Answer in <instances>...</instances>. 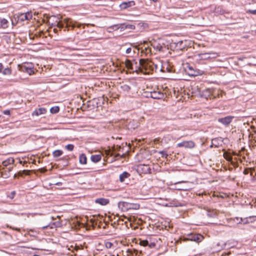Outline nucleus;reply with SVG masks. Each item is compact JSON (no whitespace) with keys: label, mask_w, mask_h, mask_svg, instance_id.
<instances>
[{"label":"nucleus","mask_w":256,"mask_h":256,"mask_svg":"<svg viewBox=\"0 0 256 256\" xmlns=\"http://www.w3.org/2000/svg\"><path fill=\"white\" fill-rule=\"evenodd\" d=\"M4 75H10L12 74V70L10 68H6L2 71Z\"/></svg>","instance_id":"nucleus-31"},{"label":"nucleus","mask_w":256,"mask_h":256,"mask_svg":"<svg viewBox=\"0 0 256 256\" xmlns=\"http://www.w3.org/2000/svg\"><path fill=\"white\" fill-rule=\"evenodd\" d=\"M44 16V18L43 20L44 22L48 24L51 26H56L58 22H59V20L62 18V16L59 17L56 16H48L46 14Z\"/></svg>","instance_id":"nucleus-4"},{"label":"nucleus","mask_w":256,"mask_h":256,"mask_svg":"<svg viewBox=\"0 0 256 256\" xmlns=\"http://www.w3.org/2000/svg\"><path fill=\"white\" fill-rule=\"evenodd\" d=\"M32 18V12H28L24 13H22L16 16V18L19 22H24L25 20H29Z\"/></svg>","instance_id":"nucleus-8"},{"label":"nucleus","mask_w":256,"mask_h":256,"mask_svg":"<svg viewBox=\"0 0 256 256\" xmlns=\"http://www.w3.org/2000/svg\"><path fill=\"white\" fill-rule=\"evenodd\" d=\"M112 245L113 244L110 242H105V246L107 248H110Z\"/></svg>","instance_id":"nucleus-37"},{"label":"nucleus","mask_w":256,"mask_h":256,"mask_svg":"<svg viewBox=\"0 0 256 256\" xmlns=\"http://www.w3.org/2000/svg\"><path fill=\"white\" fill-rule=\"evenodd\" d=\"M60 110V108L58 106H55L54 107H52L50 109V112L52 114H56L58 113Z\"/></svg>","instance_id":"nucleus-29"},{"label":"nucleus","mask_w":256,"mask_h":256,"mask_svg":"<svg viewBox=\"0 0 256 256\" xmlns=\"http://www.w3.org/2000/svg\"><path fill=\"white\" fill-rule=\"evenodd\" d=\"M20 163L22 164V162L21 160H20Z\"/></svg>","instance_id":"nucleus-58"},{"label":"nucleus","mask_w":256,"mask_h":256,"mask_svg":"<svg viewBox=\"0 0 256 256\" xmlns=\"http://www.w3.org/2000/svg\"><path fill=\"white\" fill-rule=\"evenodd\" d=\"M244 150V148H242V150Z\"/></svg>","instance_id":"nucleus-61"},{"label":"nucleus","mask_w":256,"mask_h":256,"mask_svg":"<svg viewBox=\"0 0 256 256\" xmlns=\"http://www.w3.org/2000/svg\"><path fill=\"white\" fill-rule=\"evenodd\" d=\"M146 52L150 51V49L148 48H146Z\"/></svg>","instance_id":"nucleus-53"},{"label":"nucleus","mask_w":256,"mask_h":256,"mask_svg":"<svg viewBox=\"0 0 256 256\" xmlns=\"http://www.w3.org/2000/svg\"><path fill=\"white\" fill-rule=\"evenodd\" d=\"M3 113L6 115H10V111L9 110H6L4 111Z\"/></svg>","instance_id":"nucleus-44"},{"label":"nucleus","mask_w":256,"mask_h":256,"mask_svg":"<svg viewBox=\"0 0 256 256\" xmlns=\"http://www.w3.org/2000/svg\"><path fill=\"white\" fill-rule=\"evenodd\" d=\"M180 189H181V190H188V188H181Z\"/></svg>","instance_id":"nucleus-54"},{"label":"nucleus","mask_w":256,"mask_h":256,"mask_svg":"<svg viewBox=\"0 0 256 256\" xmlns=\"http://www.w3.org/2000/svg\"><path fill=\"white\" fill-rule=\"evenodd\" d=\"M128 204V202H120L119 203V206L120 207H121V206H127Z\"/></svg>","instance_id":"nucleus-40"},{"label":"nucleus","mask_w":256,"mask_h":256,"mask_svg":"<svg viewBox=\"0 0 256 256\" xmlns=\"http://www.w3.org/2000/svg\"><path fill=\"white\" fill-rule=\"evenodd\" d=\"M79 162L82 164H86L87 162V158L85 154H82L79 156Z\"/></svg>","instance_id":"nucleus-21"},{"label":"nucleus","mask_w":256,"mask_h":256,"mask_svg":"<svg viewBox=\"0 0 256 256\" xmlns=\"http://www.w3.org/2000/svg\"><path fill=\"white\" fill-rule=\"evenodd\" d=\"M216 54V53L214 52H210V53H204V54H198V57L201 59H206L208 58L207 56L209 54Z\"/></svg>","instance_id":"nucleus-25"},{"label":"nucleus","mask_w":256,"mask_h":256,"mask_svg":"<svg viewBox=\"0 0 256 256\" xmlns=\"http://www.w3.org/2000/svg\"><path fill=\"white\" fill-rule=\"evenodd\" d=\"M12 24H14L13 20H12Z\"/></svg>","instance_id":"nucleus-60"},{"label":"nucleus","mask_w":256,"mask_h":256,"mask_svg":"<svg viewBox=\"0 0 256 256\" xmlns=\"http://www.w3.org/2000/svg\"><path fill=\"white\" fill-rule=\"evenodd\" d=\"M176 146L178 147H184L186 148H192L194 147L195 144L192 140L184 141L182 142L178 143Z\"/></svg>","instance_id":"nucleus-10"},{"label":"nucleus","mask_w":256,"mask_h":256,"mask_svg":"<svg viewBox=\"0 0 256 256\" xmlns=\"http://www.w3.org/2000/svg\"><path fill=\"white\" fill-rule=\"evenodd\" d=\"M80 24H79V25L78 26V28H80Z\"/></svg>","instance_id":"nucleus-57"},{"label":"nucleus","mask_w":256,"mask_h":256,"mask_svg":"<svg viewBox=\"0 0 256 256\" xmlns=\"http://www.w3.org/2000/svg\"><path fill=\"white\" fill-rule=\"evenodd\" d=\"M120 28L122 30H132L135 28V26L134 25L132 24H120V26L118 28Z\"/></svg>","instance_id":"nucleus-19"},{"label":"nucleus","mask_w":256,"mask_h":256,"mask_svg":"<svg viewBox=\"0 0 256 256\" xmlns=\"http://www.w3.org/2000/svg\"><path fill=\"white\" fill-rule=\"evenodd\" d=\"M124 64H125V66H126V68L130 70H133L132 64L130 60H126L125 61ZM132 72H134V70H132Z\"/></svg>","instance_id":"nucleus-26"},{"label":"nucleus","mask_w":256,"mask_h":256,"mask_svg":"<svg viewBox=\"0 0 256 256\" xmlns=\"http://www.w3.org/2000/svg\"><path fill=\"white\" fill-rule=\"evenodd\" d=\"M121 88L125 92H128L130 89V86L126 84L122 85L121 86Z\"/></svg>","instance_id":"nucleus-32"},{"label":"nucleus","mask_w":256,"mask_h":256,"mask_svg":"<svg viewBox=\"0 0 256 256\" xmlns=\"http://www.w3.org/2000/svg\"><path fill=\"white\" fill-rule=\"evenodd\" d=\"M74 22H74L73 21L72 19L70 18V26L71 25H72V24H74Z\"/></svg>","instance_id":"nucleus-49"},{"label":"nucleus","mask_w":256,"mask_h":256,"mask_svg":"<svg viewBox=\"0 0 256 256\" xmlns=\"http://www.w3.org/2000/svg\"><path fill=\"white\" fill-rule=\"evenodd\" d=\"M158 153L162 155V158H166V156H168V154L164 151H160V152H158Z\"/></svg>","instance_id":"nucleus-39"},{"label":"nucleus","mask_w":256,"mask_h":256,"mask_svg":"<svg viewBox=\"0 0 256 256\" xmlns=\"http://www.w3.org/2000/svg\"><path fill=\"white\" fill-rule=\"evenodd\" d=\"M250 12V14H256V10H248L246 12Z\"/></svg>","instance_id":"nucleus-43"},{"label":"nucleus","mask_w":256,"mask_h":256,"mask_svg":"<svg viewBox=\"0 0 256 256\" xmlns=\"http://www.w3.org/2000/svg\"><path fill=\"white\" fill-rule=\"evenodd\" d=\"M54 224L56 227H59V226H62V222H56L54 223Z\"/></svg>","instance_id":"nucleus-42"},{"label":"nucleus","mask_w":256,"mask_h":256,"mask_svg":"<svg viewBox=\"0 0 256 256\" xmlns=\"http://www.w3.org/2000/svg\"><path fill=\"white\" fill-rule=\"evenodd\" d=\"M224 158L228 161H231L232 160V157L230 156V154L228 152H224Z\"/></svg>","instance_id":"nucleus-33"},{"label":"nucleus","mask_w":256,"mask_h":256,"mask_svg":"<svg viewBox=\"0 0 256 256\" xmlns=\"http://www.w3.org/2000/svg\"><path fill=\"white\" fill-rule=\"evenodd\" d=\"M194 42L188 40H180L177 42H172L170 46L171 50L176 52L184 51L186 50L188 48L193 46Z\"/></svg>","instance_id":"nucleus-2"},{"label":"nucleus","mask_w":256,"mask_h":256,"mask_svg":"<svg viewBox=\"0 0 256 256\" xmlns=\"http://www.w3.org/2000/svg\"><path fill=\"white\" fill-rule=\"evenodd\" d=\"M36 14V12H34V15H35V14Z\"/></svg>","instance_id":"nucleus-59"},{"label":"nucleus","mask_w":256,"mask_h":256,"mask_svg":"<svg viewBox=\"0 0 256 256\" xmlns=\"http://www.w3.org/2000/svg\"><path fill=\"white\" fill-rule=\"evenodd\" d=\"M203 238H204V237L201 234H194L192 236L190 240H192L199 242H201L203 240Z\"/></svg>","instance_id":"nucleus-18"},{"label":"nucleus","mask_w":256,"mask_h":256,"mask_svg":"<svg viewBox=\"0 0 256 256\" xmlns=\"http://www.w3.org/2000/svg\"><path fill=\"white\" fill-rule=\"evenodd\" d=\"M66 148L69 151H72L74 148V146L72 144H68L66 146Z\"/></svg>","instance_id":"nucleus-35"},{"label":"nucleus","mask_w":256,"mask_h":256,"mask_svg":"<svg viewBox=\"0 0 256 256\" xmlns=\"http://www.w3.org/2000/svg\"><path fill=\"white\" fill-rule=\"evenodd\" d=\"M186 70L189 76H200L203 74L202 71L198 69L194 70L192 66H188Z\"/></svg>","instance_id":"nucleus-9"},{"label":"nucleus","mask_w":256,"mask_h":256,"mask_svg":"<svg viewBox=\"0 0 256 256\" xmlns=\"http://www.w3.org/2000/svg\"><path fill=\"white\" fill-rule=\"evenodd\" d=\"M126 146V143L125 144V146ZM124 146L123 144L122 145V146L118 145L114 146L112 148V150L109 149L108 150H106L105 154L106 156H114V160H117V157L118 156L124 157L125 154V153L128 152V150L130 149L129 147L128 150L124 151Z\"/></svg>","instance_id":"nucleus-3"},{"label":"nucleus","mask_w":256,"mask_h":256,"mask_svg":"<svg viewBox=\"0 0 256 256\" xmlns=\"http://www.w3.org/2000/svg\"><path fill=\"white\" fill-rule=\"evenodd\" d=\"M226 245V242H224V240H220V241L218 242V244H216V246H218V248H216V249H217L218 250H221V249H222V248H224L225 247Z\"/></svg>","instance_id":"nucleus-24"},{"label":"nucleus","mask_w":256,"mask_h":256,"mask_svg":"<svg viewBox=\"0 0 256 256\" xmlns=\"http://www.w3.org/2000/svg\"><path fill=\"white\" fill-rule=\"evenodd\" d=\"M234 116H226L224 118H218V122L222 124L225 126H228L230 124V123L232 122Z\"/></svg>","instance_id":"nucleus-11"},{"label":"nucleus","mask_w":256,"mask_h":256,"mask_svg":"<svg viewBox=\"0 0 256 256\" xmlns=\"http://www.w3.org/2000/svg\"><path fill=\"white\" fill-rule=\"evenodd\" d=\"M254 168H247L244 169V170L243 173L244 174H250L251 176H252L253 172H254Z\"/></svg>","instance_id":"nucleus-27"},{"label":"nucleus","mask_w":256,"mask_h":256,"mask_svg":"<svg viewBox=\"0 0 256 256\" xmlns=\"http://www.w3.org/2000/svg\"><path fill=\"white\" fill-rule=\"evenodd\" d=\"M8 22L5 18L0 19V28H6L8 26Z\"/></svg>","instance_id":"nucleus-22"},{"label":"nucleus","mask_w":256,"mask_h":256,"mask_svg":"<svg viewBox=\"0 0 256 256\" xmlns=\"http://www.w3.org/2000/svg\"><path fill=\"white\" fill-rule=\"evenodd\" d=\"M60 218V216H56V218Z\"/></svg>","instance_id":"nucleus-56"},{"label":"nucleus","mask_w":256,"mask_h":256,"mask_svg":"<svg viewBox=\"0 0 256 256\" xmlns=\"http://www.w3.org/2000/svg\"><path fill=\"white\" fill-rule=\"evenodd\" d=\"M130 174L126 172H124L122 174H120V181L121 182H122L124 181L125 179L126 178H129L130 176Z\"/></svg>","instance_id":"nucleus-20"},{"label":"nucleus","mask_w":256,"mask_h":256,"mask_svg":"<svg viewBox=\"0 0 256 256\" xmlns=\"http://www.w3.org/2000/svg\"><path fill=\"white\" fill-rule=\"evenodd\" d=\"M62 154V151L59 150H54L52 153V155L54 158L60 156Z\"/></svg>","instance_id":"nucleus-28"},{"label":"nucleus","mask_w":256,"mask_h":256,"mask_svg":"<svg viewBox=\"0 0 256 256\" xmlns=\"http://www.w3.org/2000/svg\"><path fill=\"white\" fill-rule=\"evenodd\" d=\"M140 66L134 72L136 74L142 73L144 74H150L154 70V67L157 68V66L148 60L140 59L139 62Z\"/></svg>","instance_id":"nucleus-1"},{"label":"nucleus","mask_w":256,"mask_h":256,"mask_svg":"<svg viewBox=\"0 0 256 256\" xmlns=\"http://www.w3.org/2000/svg\"><path fill=\"white\" fill-rule=\"evenodd\" d=\"M20 70L31 75L34 73V66L32 63L26 62L18 65Z\"/></svg>","instance_id":"nucleus-6"},{"label":"nucleus","mask_w":256,"mask_h":256,"mask_svg":"<svg viewBox=\"0 0 256 256\" xmlns=\"http://www.w3.org/2000/svg\"><path fill=\"white\" fill-rule=\"evenodd\" d=\"M54 31L55 33H57L58 32V30L56 28H54Z\"/></svg>","instance_id":"nucleus-51"},{"label":"nucleus","mask_w":256,"mask_h":256,"mask_svg":"<svg viewBox=\"0 0 256 256\" xmlns=\"http://www.w3.org/2000/svg\"><path fill=\"white\" fill-rule=\"evenodd\" d=\"M102 156V154L100 152H99L98 154L92 155L90 156V160L94 162H98L101 160Z\"/></svg>","instance_id":"nucleus-16"},{"label":"nucleus","mask_w":256,"mask_h":256,"mask_svg":"<svg viewBox=\"0 0 256 256\" xmlns=\"http://www.w3.org/2000/svg\"><path fill=\"white\" fill-rule=\"evenodd\" d=\"M138 170L140 172L144 174H148L150 172V169L149 166L145 164H140L138 166Z\"/></svg>","instance_id":"nucleus-12"},{"label":"nucleus","mask_w":256,"mask_h":256,"mask_svg":"<svg viewBox=\"0 0 256 256\" xmlns=\"http://www.w3.org/2000/svg\"><path fill=\"white\" fill-rule=\"evenodd\" d=\"M156 240L149 238L148 240H140L139 244L141 246H148L150 248H154L156 246Z\"/></svg>","instance_id":"nucleus-7"},{"label":"nucleus","mask_w":256,"mask_h":256,"mask_svg":"<svg viewBox=\"0 0 256 256\" xmlns=\"http://www.w3.org/2000/svg\"><path fill=\"white\" fill-rule=\"evenodd\" d=\"M132 51V48H128L126 50V54H130Z\"/></svg>","instance_id":"nucleus-45"},{"label":"nucleus","mask_w":256,"mask_h":256,"mask_svg":"<svg viewBox=\"0 0 256 256\" xmlns=\"http://www.w3.org/2000/svg\"><path fill=\"white\" fill-rule=\"evenodd\" d=\"M135 5V2L133 0L128 1V2H123L120 5V7L121 9H126L130 6Z\"/></svg>","instance_id":"nucleus-14"},{"label":"nucleus","mask_w":256,"mask_h":256,"mask_svg":"<svg viewBox=\"0 0 256 256\" xmlns=\"http://www.w3.org/2000/svg\"><path fill=\"white\" fill-rule=\"evenodd\" d=\"M52 220H56V218H54V216H52Z\"/></svg>","instance_id":"nucleus-55"},{"label":"nucleus","mask_w":256,"mask_h":256,"mask_svg":"<svg viewBox=\"0 0 256 256\" xmlns=\"http://www.w3.org/2000/svg\"><path fill=\"white\" fill-rule=\"evenodd\" d=\"M76 22H74V24H72V25H71V26H70V27H72V29H74V28H75V26H76V24H76Z\"/></svg>","instance_id":"nucleus-50"},{"label":"nucleus","mask_w":256,"mask_h":256,"mask_svg":"<svg viewBox=\"0 0 256 256\" xmlns=\"http://www.w3.org/2000/svg\"><path fill=\"white\" fill-rule=\"evenodd\" d=\"M153 46L154 48H156V50L158 51H164V48H165L162 46H155L154 44Z\"/></svg>","instance_id":"nucleus-34"},{"label":"nucleus","mask_w":256,"mask_h":256,"mask_svg":"<svg viewBox=\"0 0 256 256\" xmlns=\"http://www.w3.org/2000/svg\"><path fill=\"white\" fill-rule=\"evenodd\" d=\"M14 158H9L6 160H4L2 164L4 166H7L8 165L12 164L14 162Z\"/></svg>","instance_id":"nucleus-23"},{"label":"nucleus","mask_w":256,"mask_h":256,"mask_svg":"<svg viewBox=\"0 0 256 256\" xmlns=\"http://www.w3.org/2000/svg\"><path fill=\"white\" fill-rule=\"evenodd\" d=\"M96 203L102 206H106L110 202L109 200L104 198H99L96 199L95 200Z\"/></svg>","instance_id":"nucleus-17"},{"label":"nucleus","mask_w":256,"mask_h":256,"mask_svg":"<svg viewBox=\"0 0 256 256\" xmlns=\"http://www.w3.org/2000/svg\"><path fill=\"white\" fill-rule=\"evenodd\" d=\"M216 90L214 88H208L204 90L202 92V96L206 98V99H212L216 97V96H218L219 90Z\"/></svg>","instance_id":"nucleus-5"},{"label":"nucleus","mask_w":256,"mask_h":256,"mask_svg":"<svg viewBox=\"0 0 256 256\" xmlns=\"http://www.w3.org/2000/svg\"><path fill=\"white\" fill-rule=\"evenodd\" d=\"M160 70L164 72H166V71L168 72H170V68H166V69L165 70V68L164 66H162V67L160 68Z\"/></svg>","instance_id":"nucleus-38"},{"label":"nucleus","mask_w":256,"mask_h":256,"mask_svg":"<svg viewBox=\"0 0 256 256\" xmlns=\"http://www.w3.org/2000/svg\"><path fill=\"white\" fill-rule=\"evenodd\" d=\"M46 112V110L44 108H40L36 109L32 114V116H38L42 114H45Z\"/></svg>","instance_id":"nucleus-13"},{"label":"nucleus","mask_w":256,"mask_h":256,"mask_svg":"<svg viewBox=\"0 0 256 256\" xmlns=\"http://www.w3.org/2000/svg\"><path fill=\"white\" fill-rule=\"evenodd\" d=\"M233 154L234 155H236V156H241V151H240L238 154H236V152H234Z\"/></svg>","instance_id":"nucleus-46"},{"label":"nucleus","mask_w":256,"mask_h":256,"mask_svg":"<svg viewBox=\"0 0 256 256\" xmlns=\"http://www.w3.org/2000/svg\"><path fill=\"white\" fill-rule=\"evenodd\" d=\"M4 66L2 63H0V72H2V70L3 69Z\"/></svg>","instance_id":"nucleus-48"},{"label":"nucleus","mask_w":256,"mask_h":256,"mask_svg":"<svg viewBox=\"0 0 256 256\" xmlns=\"http://www.w3.org/2000/svg\"><path fill=\"white\" fill-rule=\"evenodd\" d=\"M46 227H47V226H44V228H46Z\"/></svg>","instance_id":"nucleus-62"},{"label":"nucleus","mask_w":256,"mask_h":256,"mask_svg":"<svg viewBox=\"0 0 256 256\" xmlns=\"http://www.w3.org/2000/svg\"><path fill=\"white\" fill-rule=\"evenodd\" d=\"M150 97L154 99H160L164 97V94L160 91L151 92Z\"/></svg>","instance_id":"nucleus-15"},{"label":"nucleus","mask_w":256,"mask_h":256,"mask_svg":"<svg viewBox=\"0 0 256 256\" xmlns=\"http://www.w3.org/2000/svg\"><path fill=\"white\" fill-rule=\"evenodd\" d=\"M15 194H16V192L15 191H13L8 196L10 198L12 199L14 198Z\"/></svg>","instance_id":"nucleus-41"},{"label":"nucleus","mask_w":256,"mask_h":256,"mask_svg":"<svg viewBox=\"0 0 256 256\" xmlns=\"http://www.w3.org/2000/svg\"><path fill=\"white\" fill-rule=\"evenodd\" d=\"M70 18H66L64 20V22L66 24V26L68 28V30L69 28L70 27Z\"/></svg>","instance_id":"nucleus-30"},{"label":"nucleus","mask_w":256,"mask_h":256,"mask_svg":"<svg viewBox=\"0 0 256 256\" xmlns=\"http://www.w3.org/2000/svg\"><path fill=\"white\" fill-rule=\"evenodd\" d=\"M122 217L124 218V219H126L128 220H129V221L130 220L129 219V218H126V216H123Z\"/></svg>","instance_id":"nucleus-52"},{"label":"nucleus","mask_w":256,"mask_h":256,"mask_svg":"<svg viewBox=\"0 0 256 256\" xmlns=\"http://www.w3.org/2000/svg\"><path fill=\"white\" fill-rule=\"evenodd\" d=\"M56 26L59 28H62L64 27V25L62 23V21H60V20L59 22H58V24H56Z\"/></svg>","instance_id":"nucleus-36"},{"label":"nucleus","mask_w":256,"mask_h":256,"mask_svg":"<svg viewBox=\"0 0 256 256\" xmlns=\"http://www.w3.org/2000/svg\"><path fill=\"white\" fill-rule=\"evenodd\" d=\"M160 140L159 139H158V138H156L154 140V144H157L159 142Z\"/></svg>","instance_id":"nucleus-47"}]
</instances>
